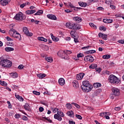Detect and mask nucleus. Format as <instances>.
Masks as SVG:
<instances>
[{"label": "nucleus", "instance_id": "47", "mask_svg": "<svg viewBox=\"0 0 124 124\" xmlns=\"http://www.w3.org/2000/svg\"><path fill=\"white\" fill-rule=\"evenodd\" d=\"M26 5H27V3H24L21 4L20 5V8H24V7L26 6Z\"/></svg>", "mask_w": 124, "mask_h": 124}, {"label": "nucleus", "instance_id": "38", "mask_svg": "<svg viewBox=\"0 0 124 124\" xmlns=\"http://www.w3.org/2000/svg\"><path fill=\"white\" fill-rule=\"evenodd\" d=\"M43 50H44V51H48V50H49V47L47 46H43Z\"/></svg>", "mask_w": 124, "mask_h": 124}, {"label": "nucleus", "instance_id": "48", "mask_svg": "<svg viewBox=\"0 0 124 124\" xmlns=\"http://www.w3.org/2000/svg\"><path fill=\"white\" fill-rule=\"evenodd\" d=\"M22 119L23 120V121H28V117L25 115H23L22 116Z\"/></svg>", "mask_w": 124, "mask_h": 124}, {"label": "nucleus", "instance_id": "37", "mask_svg": "<svg viewBox=\"0 0 124 124\" xmlns=\"http://www.w3.org/2000/svg\"><path fill=\"white\" fill-rule=\"evenodd\" d=\"M75 32H76V31H72L70 32L71 35H72V37H75V35L77 34H75Z\"/></svg>", "mask_w": 124, "mask_h": 124}, {"label": "nucleus", "instance_id": "34", "mask_svg": "<svg viewBox=\"0 0 124 124\" xmlns=\"http://www.w3.org/2000/svg\"><path fill=\"white\" fill-rule=\"evenodd\" d=\"M42 14H43V11L39 10L34 15H42Z\"/></svg>", "mask_w": 124, "mask_h": 124}, {"label": "nucleus", "instance_id": "35", "mask_svg": "<svg viewBox=\"0 0 124 124\" xmlns=\"http://www.w3.org/2000/svg\"><path fill=\"white\" fill-rule=\"evenodd\" d=\"M75 39H74V42H75V43H77L78 42H79V41H78V38L79 37V36H78V35H75Z\"/></svg>", "mask_w": 124, "mask_h": 124}, {"label": "nucleus", "instance_id": "58", "mask_svg": "<svg viewBox=\"0 0 124 124\" xmlns=\"http://www.w3.org/2000/svg\"><path fill=\"white\" fill-rule=\"evenodd\" d=\"M90 47H91V46H84L83 47H82V50H84V49H89V48H90Z\"/></svg>", "mask_w": 124, "mask_h": 124}, {"label": "nucleus", "instance_id": "62", "mask_svg": "<svg viewBox=\"0 0 124 124\" xmlns=\"http://www.w3.org/2000/svg\"><path fill=\"white\" fill-rule=\"evenodd\" d=\"M30 12H31V14H33V13H35V12H36V10H30Z\"/></svg>", "mask_w": 124, "mask_h": 124}, {"label": "nucleus", "instance_id": "56", "mask_svg": "<svg viewBox=\"0 0 124 124\" xmlns=\"http://www.w3.org/2000/svg\"><path fill=\"white\" fill-rule=\"evenodd\" d=\"M15 117L16 119H19V118H20L21 117V115H20V114H16L15 115Z\"/></svg>", "mask_w": 124, "mask_h": 124}, {"label": "nucleus", "instance_id": "21", "mask_svg": "<svg viewBox=\"0 0 124 124\" xmlns=\"http://www.w3.org/2000/svg\"><path fill=\"white\" fill-rule=\"evenodd\" d=\"M24 107L25 110H27V111H31V106H30L29 104L26 103Z\"/></svg>", "mask_w": 124, "mask_h": 124}, {"label": "nucleus", "instance_id": "42", "mask_svg": "<svg viewBox=\"0 0 124 124\" xmlns=\"http://www.w3.org/2000/svg\"><path fill=\"white\" fill-rule=\"evenodd\" d=\"M7 104H8V108H9V109H11L12 108V105H11V104L10 103V102L9 101H8L7 102Z\"/></svg>", "mask_w": 124, "mask_h": 124}, {"label": "nucleus", "instance_id": "9", "mask_svg": "<svg viewBox=\"0 0 124 124\" xmlns=\"http://www.w3.org/2000/svg\"><path fill=\"white\" fill-rule=\"evenodd\" d=\"M98 36L99 37H102V38L104 39V40H107V37H108L107 34L102 33L101 32L99 33Z\"/></svg>", "mask_w": 124, "mask_h": 124}, {"label": "nucleus", "instance_id": "11", "mask_svg": "<svg viewBox=\"0 0 124 124\" xmlns=\"http://www.w3.org/2000/svg\"><path fill=\"white\" fill-rule=\"evenodd\" d=\"M58 83L60 86H63L65 84V81L63 78H60L58 80Z\"/></svg>", "mask_w": 124, "mask_h": 124}, {"label": "nucleus", "instance_id": "22", "mask_svg": "<svg viewBox=\"0 0 124 124\" xmlns=\"http://www.w3.org/2000/svg\"><path fill=\"white\" fill-rule=\"evenodd\" d=\"M78 4L79 6H81V7H86V6L88 5V4H87V3L81 1L78 2Z\"/></svg>", "mask_w": 124, "mask_h": 124}, {"label": "nucleus", "instance_id": "20", "mask_svg": "<svg viewBox=\"0 0 124 124\" xmlns=\"http://www.w3.org/2000/svg\"><path fill=\"white\" fill-rule=\"evenodd\" d=\"M73 86L75 89H77V88L79 87V83H78V81H74L73 82Z\"/></svg>", "mask_w": 124, "mask_h": 124}, {"label": "nucleus", "instance_id": "61", "mask_svg": "<svg viewBox=\"0 0 124 124\" xmlns=\"http://www.w3.org/2000/svg\"><path fill=\"white\" fill-rule=\"evenodd\" d=\"M111 113L110 112H105V116H110Z\"/></svg>", "mask_w": 124, "mask_h": 124}, {"label": "nucleus", "instance_id": "27", "mask_svg": "<svg viewBox=\"0 0 124 124\" xmlns=\"http://www.w3.org/2000/svg\"><path fill=\"white\" fill-rule=\"evenodd\" d=\"M10 75L12 78H17L18 77V74L17 73H10Z\"/></svg>", "mask_w": 124, "mask_h": 124}, {"label": "nucleus", "instance_id": "15", "mask_svg": "<svg viewBox=\"0 0 124 124\" xmlns=\"http://www.w3.org/2000/svg\"><path fill=\"white\" fill-rule=\"evenodd\" d=\"M73 20L77 22V23H80V22H82V18L79 16L74 17Z\"/></svg>", "mask_w": 124, "mask_h": 124}, {"label": "nucleus", "instance_id": "17", "mask_svg": "<svg viewBox=\"0 0 124 124\" xmlns=\"http://www.w3.org/2000/svg\"><path fill=\"white\" fill-rule=\"evenodd\" d=\"M50 35H51V37L53 41L58 42V41H59V40H60V39L59 38H58L56 36H54V35H53V34L51 33Z\"/></svg>", "mask_w": 124, "mask_h": 124}, {"label": "nucleus", "instance_id": "6", "mask_svg": "<svg viewBox=\"0 0 124 124\" xmlns=\"http://www.w3.org/2000/svg\"><path fill=\"white\" fill-rule=\"evenodd\" d=\"M15 19L17 21H23V20L26 19V16H24L23 13H20L15 16Z\"/></svg>", "mask_w": 124, "mask_h": 124}, {"label": "nucleus", "instance_id": "49", "mask_svg": "<svg viewBox=\"0 0 124 124\" xmlns=\"http://www.w3.org/2000/svg\"><path fill=\"white\" fill-rule=\"evenodd\" d=\"M64 51H65V53H66L67 55H70V54L72 53V52H71V51L70 50H64Z\"/></svg>", "mask_w": 124, "mask_h": 124}, {"label": "nucleus", "instance_id": "1", "mask_svg": "<svg viewBox=\"0 0 124 124\" xmlns=\"http://www.w3.org/2000/svg\"><path fill=\"white\" fill-rule=\"evenodd\" d=\"M93 87L92 84L89 81L85 80L82 82V85L81 86V88L84 93H89L91 92Z\"/></svg>", "mask_w": 124, "mask_h": 124}, {"label": "nucleus", "instance_id": "45", "mask_svg": "<svg viewBox=\"0 0 124 124\" xmlns=\"http://www.w3.org/2000/svg\"><path fill=\"white\" fill-rule=\"evenodd\" d=\"M72 104L74 105V106H75L76 108H80V106H79V105H78V104H77V103H72Z\"/></svg>", "mask_w": 124, "mask_h": 124}, {"label": "nucleus", "instance_id": "32", "mask_svg": "<svg viewBox=\"0 0 124 124\" xmlns=\"http://www.w3.org/2000/svg\"><path fill=\"white\" fill-rule=\"evenodd\" d=\"M89 25L90 27H91V28H93V29H95V30H96V29H97V27H96V26H95V25H94V24L93 23H90Z\"/></svg>", "mask_w": 124, "mask_h": 124}, {"label": "nucleus", "instance_id": "50", "mask_svg": "<svg viewBox=\"0 0 124 124\" xmlns=\"http://www.w3.org/2000/svg\"><path fill=\"white\" fill-rule=\"evenodd\" d=\"M118 43H120L121 44H124V40H119L117 41Z\"/></svg>", "mask_w": 124, "mask_h": 124}, {"label": "nucleus", "instance_id": "19", "mask_svg": "<svg viewBox=\"0 0 124 124\" xmlns=\"http://www.w3.org/2000/svg\"><path fill=\"white\" fill-rule=\"evenodd\" d=\"M54 119H55V120H58V121H59L60 122H61L62 120V117L58 114H55L54 116Z\"/></svg>", "mask_w": 124, "mask_h": 124}, {"label": "nucleus", "instance_id": "43", "mask_svg": "<svg viewBox=\"0 0 124 124\" xmlns=\"http://www.w3.org/2000/svg\"><path fill=\"white\" fill-rule=\"evenodd\" d=\"M102 70V69L100 67L95 68L96 71H97V72H98V73H100V72H101Z\"/></svg>", "mask_w": 124, "mask_h": 124}, {"label": "nucleus", "instance_id": "4", "mask_svg": "<svg viewBox=\"0 0 124 124\" xmlns=\"http://www.w3.org/2000/svg\"><path fill=\"white\" fill-rule=\"evenodd\" d=\"M108 81L110 83H111V84H119V83L121 82V80L114 75H110L109 76Z\"/></svg>", "mask_w": 124, "mask_h": 124}, {"label": "nucleus", "instance_id": "33", "mask_svg": "<svg viewBox=\"0 0 124 124\" xmlns=\"http://www.w3.org/2000/svg\"><path fill=\"white\" fill-rule=\"evenodd\" d=\"M91 57V55H87L84 57V61L85 62H89L90 61V58Z\"/></svg>", "mask_w": 124, "mask_h": 124}, {"label": "nucleus", "instance_id": "28", "mask_svg": "<svg viewBox=\"0 0 124 124\" xmlns=\"http://www.w3.org/2000/svg\"><path fill=\"white\" fill-rule=\"evenodd\" d=\"M38 40H40V41H44V42H47V39H45L43 37H38Z\"/></svg>", "mask_w": 124, "mask_h": 124}, {"label": "nucleus", "instance_id": "53", "mask_svg": "<svg viewBox=\"0 0 124 124\" xmlns=\"http://www.w3.org/2000/svg\"><path fill=\"white\" fill-rule=\"evenodd\" d=\"M18 68L19 69H23V68H24V65L23 64H20L18 66Z\"/></svg>", "mask_w": 124, "mask_h": 124}, {"label": "nucleus", "instance_id": "16", "mask_svg": "<svg viewBox=\"0 0 124 124\" xmlns=\"http://www.w3.org/2000/svg\"><path fill=\"white\" fill-rule=\"evenodd\" d=\"M66 114L69 117H71L72 118H74V112L72 110L67 111Z\"/></svg>", "mask_w": 124, "mask_h": 124}, {"label": "nucleus", "instance_id": "60", "mask_svg": "<svg viewBox=\"0 0 124 124\" xmlns=\"http://www.w3.org/2000/svg\"><path fill=\"white\" fill-rule=\"evenodd\" d=\"M110 8H112L113 10H114V9H116V6L113 5H110Z\"/></svg>", "mask_w": 124, "mask_h": 124}, {"label": "nucleus", "instance_id": "51", "mask_svg": "<svg viewBox=\"0 0 124 124\" xmlns=\"http://www.w3.org/2000/svg\"><path fill=\"white\" fill-rule=\"evenodd\" d=\"M52 111L53 112V113H56L57 112V111H59V108H52Z\"/></svg>", "mask_w": 124, "mask_h": 124}, {"label": "nucleus", "instance_id": "2", "mask_svg": "<svg viewBox=\"0 0 124 124\" xmlns=\"http://www.w3.org/2000/svg\"><path fill=\"white\" fill-rule=\"evenodd\" d=\"M0 65L2 67H11L12 62L7 59H3L2 57H0Z\"/></svg>", "mask_w": 124, "mask_h": 124}, {"label": "nucleus", "instance_id": "57", "mask_svg": "<svg viewBox=\"0 0 124 124\" xmlns=\"http://www.w3.org/2000/svg\"><path fill=\"white\" fill-rule=\"evenodd\" d=\"M6 38L7 41H12V40H13L10 37H9V36H7Z\"/></svg>", "mask_w": 124, "mask_h": 124}, {"label": "nucleus", "instance_id": "31", "mask_svg": "<svg viewBox=\"0 0 124 124\" xmlns=\"http://www.w3.org/2000/svg\"><path fill=\"white\" fill-rule=\"evenodd\" d=\"M45 60L48 62H53V59L51 58V57L46 58Z\"/></svg>", "mask_w": 124, "mask_h": 124}, {"label": "nucleus", "instance_id": "30", "mask_svg": "<svg viewBox=\"0 0 124 124\" xmlns=\"http://www.w3.org/2000/svg\"><path fill=\"white\" fill-rule=\"evenodd\" d=\"M96 51L94 50H88L86 52V54L87 55H89V54H93L94 53H95Z\"/></svg>", "mask_w": 124, "mask_h": 124}, {"label": "nucleus", "instance_id": "14", "mask_svg": "<svg viewBox=\"0 0 124 124\" xmlns=\"http://www.w3.org/2000/svg\"><path fill=\"white\" fill-rule=\"evenodd\" d=\"M47 17L50 20H57V16L54 15H47Z\"/></svg>", "mask_w": 124, "mask_h": 124}, {"label": "nucleus", "instance_id": "26", "mask_svg": "<svg viewBox=\"0 0 124 124\" xmlns=\"http://www.w3.org/2000/svg\"><path fill=\"white\" fill-rule=\"evenodd\" d=\"M96 67H97V64H92L89 66L90 69H94V68H96Z\"/></svg>", "mask_w": 124, "mask_h": 124}, {"label": "nucleus", "instance_id": "24", "mask_svg": "<svg viewBox=\"0 0 124 124\" xmlns=\"http://www.w3.org/2000/svg\"><path fill=\"white\" fill-rule=\"evenodd\" d=\"M15 96L16 98H17V99H18V100H19V101H24V98H23L22 96L19 95H17L16 93L15 94Z\"/></svg>", "mask_w": 124, "mask_h": 124}, {"label": "nucleus", "instance_id": "36", "mask_svg": "<svg viewBox=\"0 0 124 124\" xmlns=\"http://www.w3.org/2000/svg\"><path fill=\"white\" fill-rule=\"evenodd\" d=\"M66 107L67 109H70L72 108V106L71 104L68 103L66 104Z\"/></svg>", "mask_w": 124, "mask_h": 124}, {"label": "nucleus", "instance_id": "54", "mask_svg": "<svg viewBox=\"0 0 124 124\" xmlns=\"http://www.w3.org/2000/svg\"><path fill=\"white\" fill-rule=\"evenodd\" d=\"M39 110L40 112H43V111H44V108H43L42 107H40L39 108Z\"/></svg>", "mask_w": 124, "mask_h": 124}, {"label": "nucleus", "instance_id": "41", "mask_svg": "<svg viewBox=\"0 0 124 124\" xmlns=\"http://www.w3.org/2000/svg\"><path fill=\"white\" fill-rule=\"evenodd\" d=\"M33 93L36 94V95H40V92H37L36 91H33Z\"/></svg>", "mask_w": 124, "mask_h": 124}, {"label": "nucleus", "instance_id": "10", "mask_svg": "<svg viewBox=\"0 0 124 124\" xmlns=\"http://www.w3.org/2000/svg\"><path fill=\"white\" fill-rule=\"evenodd\" d=\"M85 74L84 73H79L77 75L76 78L77 80H82L83 77H84Z\"/></svg>", "mask_w": 124, "mask_h": 124}, {"label": "nucleus", "instance_id": "7", "mask_svg": "<svg viewBox=\"0 0 124 124\" xmlns=\"http://www.w3.org/2000/svg\"><path fill=\"white\" fill-rule=\"evenodd\" d=\"M111 91L112 95H115V96H119V95H120V90L118 89V88L113 87L112 88Z\"/></svg>", "mask_w": 124, "mask_h": 124}, {"label": "nucleus", "instance_id": "23", "mask_svg": "<svg viewBox=\"0 0 124 124\" xmlns=\"http://www.w3.org/2000/svg\"><path fill=\"white\" fill-rule=\"evenodd\" d=\"M73 23H71L70 22L66 23V28H68L70 30H72V25Z\"/></svg>", "mask_w": 124, "mask_h": 124}, {"label": "nucleus", "instance_id": "52", "mask_svg": "<svg viewBox=\"0 0 124 124\" xmlns=\"http://www.w3.org/2000/svg\"><path fill=\"white\" fill-rule=\"evenodd\" d=\"M89 62H93V56L90 55V58L89 59Z\"/></svg>", "mask_w": 124, "mask_h": 124}, {"label": "nucleus", "instance_id": "18", "mask_svg": "<svg viewBox=\"0 0 124 124\" xmlns=\"http://www.w3.org/2000/svg\"><path fill=\"white\" fill-rule=\"evenodd\" d=\"M37 76L39 79H43L44 77H46V74H38Z\"/></svg>", "mask_w": 124, "mask_h": 124}, {"label": "nucleus", "instance_id": "59", "mask_svg": "<svg viewBox=\"0 0 124 124\" xmlns=\"http://www.w3.org/2000/svg\"><path fill=\"white\" fill-rule=\"evenodd\" d=\"M115 111H120V110H121V107H116L115 108Z\"/></svg>", "mask_w": 124, "mask_h": 124}, {"label": "nucleus", "instance_id": "46", "mask_svg": "<svg viewBox=\"0 0 124 124\" xmlns=\"http://www.w3.org/2000/svg\"><path fill=\"white\" fill-rule=\"evenodd\" d=\"M78 58H83L84 57V54L82 53H79L77 55Z\"/></svg>", "mask_w": 124, "mask_h": 124}, {"label": "nucleus", "instance_id": "12", "mask_svg": "<svg viewBox=\"0 0 124 124\" xmlns=\"http://www.w3.org/2000/svg\"><path fill=\"white\" fill-rule=\"evenodd\" d=\"M11 0H4L3 1H0V4L3 6H5V5H7L9 2H10Z\"/></svg>", "mask_w": 124, "mask_h": 124}, {"label": "nucleus", "instance_id": "5", "mask_svg": "<svg viewBox=\"0 0 124 124\" xmlns=\"http://www.w3.org/2000/svg\"><path fill=\"white\" fill-rule=\"evenodd\" d=\"M57 55L62 59H64V60H69V56L65 53L64 50L58 52Z\"/></svg>", "mask_w": 124, "mask_h": 124}, {"label": "nucleus", "instance_id": "39", "mask_svg": "<svg viewBox=\"0 0 124 124\" xmlns=\"http://www.w3.org/2000/svg\"><path fill=\"white\" fill-rule=\"evenodd\" d=\"M99 29L100 31H105L107 30L106 27L105 26L100 27Z\"/></svg>", "mask_w": 124, "mask_h": 124}, {"label": "nucleus", "instance_id": "40", "mask_svg": "<svg viewBox=\"0 0 124 124\" xmlns=\"http://www.w3.org/2000/svg\"><path fill=\"white\" fill-rule=\"evenodd\" d=\"M1 85L3 86L4 87H6V86H7V83L5 82L4 81H2Z\"/></svg>", "mask_w": 124, "mask_h": 124}, {"label": "nucleus", "instance_id": "55", "mask_svg": "<svg viewBox=\"0 0 124 124\" xmlns=\"http://www.w3.org/2000/svg\"><path fill=\"white\" fill-rule=\"evenodd\" d=\"M26 14L28 15H31V10H28L26 12Z\"/></svg>", "mask_w": 124, "mask_h": 124}, {"label": "nucleus", "instance_id": "29", "mask_svg": "<svg viewBox=\"0 0 124 124\" xmlns=\"http://www.w3.org/2000/svg\"><path fill=\"white\" fill-rule=\"evenodd\" d=\"M102 58L105 60H108V59H110V58H111V55L109 54H107L105 55H103Z\"/></svg>", "mask_w": 124, "mask_h": 124}, {"label": "nucleus", "instance_id": "25", "mask_svg": "<svg viewBox=\"0 0 124 124\" xmlns=\"http://www.w3.org/2000/svg\"><path fill=\"white\" fill-rule=\"evenodd\" d=\"M6 52H11V51H14V48L10 47H6L5 48Z\"/></svg>", "mask_w": 124, "mask_h": 124}, {"label": "nucleus", "instance_id": "63", "mask_svg": "<svg viewBox=\"0 0 124 124\" xmlns=\"http://www.w3.org/2000/svg\"><path fill=\"white\" fill-rule=\"evenodd\" d=\"M103 22H104V23H108V19H103Z\"/></svg>", "mask_w": 124, "mask_h": 124}, {"label": "nucleus", "instance_id": "3", "mask_svg": "<svg viewBox=\"0 0 124 124\" xmlns=\"http://www.w3.org/2000/svg\"><path fill=\"white\" fill-rule=\"evenodd\" d=\"M12 27V28H11ZM13 26L12 25H11L10 26V30L9 31V34L11 35V31L13 32V33L12 34L13 37H14L15 38H16L18 40H21V34L17 32V31L15 29H13V28H12Z\"/></svg>", "mask_w": 124, "mask_h": 124}, {"label": "nucleus", "instance_id": "13", "mask_svg": "<svg viewBox=\"0 0 124 124\" xmlns=\"http://www.w3.org/2000/svg\"><path fill=\"white\" fill-rule=\"evenodd\" d=\"M81 27L77 26V23H73V25L72 27V30H76V31H78V30H80Z\"/></svg>", "mask_w": 124, "mask_h": 124}, {"label": "nucleus", "instance_id": "64", "mask_svg": "<svg viewBox=\"0 0 124 124\" xmlns=\"http://www.w3.org/2000/svg\"><path fill=\"white\" fill-rule=\"evenodd\" d=\"M69 124H75V122H73V121H72L69 120Z\"/></svg>", "mask_w": 124, "mask_h": 124}, {"label": "nucleus", "instance_id": "44", "mask_svg": "<svg viewBox=\"0 0 124 124\" xmlns=\"http://www.w3.org/2000/svg\"><path fill=\"white\" fill-rule=\"evenodd\" d=\"M76 117L77 118V119H78V120H82V119H83L82 116H81L80 115L76 114Z\"/></svg>", "mask_w": 124, "mask_h": 124}, {"label": "nucleus", "instance_id": "8", "mask_svg": "<svg viewBox=\"0 0 124 124\" xmlns=\"http://www.w3.org/2000/svg\"><path fill=\"white\" fill-rule=\"evenodd\" d=\"M23 31L25 34L27 35V36H32V33L30 32L29 31V29L27 27H24L23 29Z\"/></svg>", "mask_w": 124, "mask_h": 124}]
</instances>
